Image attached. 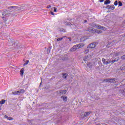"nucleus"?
Listing matches in <instances>:
<instances>
[{
  "label": "nucleus",
  "instance_id": "obj_1",
  "mask_svg": "<svg viewBox=\"0 0 125 125\" xmlns=\"http://www.w3.org/2000/svg\"><path fill=\"white\" fill-rule=\"evenodd\" d=\"M30 5H26V6L22 5L20 7L16 6H10L8 7V9H13L14 10H21V11H24V10H29L30 9Z\"/></svg>",
  "mask_w": 125,
  "mask_h": 125
},
{
  "label": "nucleus",
  "instance_id": "obj_2",
  "mask_svg": "<svg viewBox=\"0 0 125 125\" xmlns=\"http://www.w3.org/2000/svg\"><path fill=\"white\" fill-rule=\"evenodd\" d=\"M11 13H10V11L9 10H6L2 12V15L1 17L2 19H3L4 21H7V19L9 16H11Z\"/></svg>",
  "mask_w": 125,
  "mask_h": 125
},
{
  "label": "nucleus",
  "instance_id": "obj_3",
  "mask_svg": "<svg viewBox=\"0 0 125 125\" xmlns=\"http://www.w3.org/2000/svg\"><path fill=\"white\" fill-rule=\"evenodd\" d=\"M83 46H84V44L83 43L77 44L75 45H74L73 47L70 49V51H76L77 49L82 48V47H83Z\"/></svg>",
  "mask_w": 125,
  "mask_h": 125
},
{
  "label": "nucleus",
  "instance_id": "obj_4",
  "mask_svg": "<svg viewBox=\"0 0 125 125\" xmlns=\"http://www.w3.org/2000/svg\"><path fill=\"white\" fill-rule=\"evenodd\" d=\"M97 45V43L96 42H94L89 44V45L87 47V48H95V47Z\"/></svg>",
  "mask_w": 125,
  "mask_h": 125
},
{
  "label": "nucleus",
  "instance_id": "obj_5",
  "mask_svg": "<svg viewBox=\"0 0 125 125\" xmlns=\"http://www.w3.org/2000/svg\"><path fill=\"white\" fill-rule=\"evenodd\" d=\"M105 83H115V81H116V79H107L105 80Z\"/></svg>",
  "mask_w": 125,
  "mask_h": 125
},
{
  "label": "nucleus",
  "instance_id": "obj_6",
  "mask_svg": "<svg viewBox=\"0 0 125 125\" xmlns=\"http://www.w3.org/2000/svg\"><path fill=\"white\" fill-rule=\"evenodd\" d=\"M96 28H97V29H99V30H104V31H105V30H106V28L104 27V26H102L99 24H97Z\"/></svg>",
  "mask_w": 125,
  "mask_h": 125
},
{
  "label": "nucleus",
  "instance_id": "obj_7",
  "mask_svg": "<svg viewBox=\"0 0 125 125\" xmlns=\"http://www.w3.org/2000/svg\"><path fill=\"white\" fill-rule=\"evenodd\" d=\"M122 52H116L113 53H112V55L113 56V57H116L117 56H119V55H121Z\"/></svg>",
  "mask_w": 125,
  "mask_h": 125
},
{
  "label": "nucleus",
  "instance_id": "obj_8",
  "mask_svg": "<svg viewBox=\"0 0 125 125\" xmlns=\"http://www.w3.org/2000/svg\"><path fill=\"white\" fill-rule=\"evenodd\" d=\"M86 31L90 32V33H95V29L92 27H89Z\"/></svg>",
  "mask_w": 125,
  "mask_h": 125
},
{
  "label": "nucleus",
  "instance_id": "obj_9",
  "mask_svg": "<svg viewBox=\"0 0 125 125\" xmlns=\"http://www.w3.org/2000/svg\"><path fill=\"white\" fill-rule=\"evenodd\" d=\"M117 61H119V58H116L115 59L110 61V62H111V64H114L115 62H117Z\"/></svg>",
  "mask_w": 125,
  "mask_h": 125
},
{
  "label": "nucleus",
  "instance_id": "obj_10",
  "mask_svg": "<svg viewBox=\"0 0 125 125\" xmlns=\"http://www.w3.org/2000/svg\"><path fill=\"white\" fill-rule=\"evenodd\" d=\"M66 93H67V90H66L60 91V94H61V95H62V94H66Z\"/></svg>",
  "mask_w": 125,
  "mask_h": 125
},
{
  "label": "nucleus",
  "instance_id": "obj_11",
  "mask_svg": "<svg viewBox=\"0 0 125 125\" xmlns=\"http://www.w3.org/2000/svg\"><path fill=\"white\" fill-rule=\"evenodd\" d=\"M120 70H121V71H125V64H123L122 66H121Z\"/></svg>",
  "mask_w": 125,
  "mask_h": 125
},
{
  "label": "nucleus",
  "instance_id": "obj_12",
  "mask_svg": "<svg viewBox=\"0 0 125 125\" xmlns=\"http://www.w3.org/2000/svg\"><path fill=\"white\" fill-rule=\"evenodd\" d=\"M90 113H91V112H85L84 114V117L88 116L89 115H90Z\"/></svg>",
  "mask_w": 125,
  "mask_h": 125
},
{
  "label": "nucleus",
  "instance_id": "obj_13",
  "mask_svg": "<svg viewBox=\"0 0 125 125\" xmlns=\"http://www.w3.org/2000/svg\"><path fill=\"white\" fill-rule=\"evenodd\" d=\"M111 3V0H106L105 1H104V4H109V3Z\"/></svg>",
  "mask_w": 125,
  "mask_h": 125
},
{
  "label": "nucleus",
  "instance_id": "obj_14",
  "mask_svg": "<svg viewBox=\"0 0 125 125\" xmlns=\"http://www.w3.org/2000/svg\"><path fill=\"white\" fill-rule=\"evenodd\" d=\"M61 98L63 99V101L66 102L67 100V97L66 96H62Z\"/></svg>",
  "mask_w": 125,
  "mask_h": 125
},
{
  "label": "nucleus",
  "instance_id": "obj_15",
  "mask_svg": "<svg viewBox=\"0 0 125 125\" xmlns=\"http://www.w3.org/2000/svg\"><path fill=\"white\" fill-rule=\"evenodd\" d=\"M90 26H91V27H93V28H96V26L97 24H95V23H90Z\"/></svg>",
  "mask_w": 125,
  "mask_h": 125
},
{
  "label": "nucleus",
  "instance_id": "obj_16",
  "mask_svg": "<svg viewBox=\"0 0 125 125\" xmlns=\"http://www.w3.org/2000/svg\"><path fill=\"white\" fill-rule=\"evenodd\" d=\"M68 76V74L67 73H63L62 74V78H63V79H67V76Z\"/></svg>",
  "mask_w": 125,
  "mask_h": 125
},
{
  "label": "nucleus",
  "instance_id": "obj_17",
  "mask_svg": "<svg viewBox=\"0 0 125 125\" xmlns=\"http://www.w3.org/2000/svg\"><path fill=\"white\" fill-rule=\"evenodd\" d=\"M21 76H23L24 75V68H22L21 71Z\"/></svg>",
  "mask_w": 125,
  "mask_h": 125
},
{
  "label": "nucleus",
  "instance_id": "obj_18",
  "mask_svg": "<svg viewBox=\"0 0 125 125\" xmlns=\"http://www.w3.org/2000/svg\"><path fill=\"white\" fill-rule=\"evenodd\" d=\"M120 92H121V93H122V94L125 95V88H124V89H120Z\"/></svg>",
  "mask_w": 125,
  "mask_h": 125
},
{
  "label": "nucleus",
  "instance_id": "obj_19",
  "mask_svg": "<svg viewBox=\"0 0 125 125\" xmlns=\"http://www.w3.org/2000/svg\"><path fill=\"white\" fill-rule=\"evenodd\" d=\"M88 60V56H85L84 58H83L84 61H87Z\"/></svg>",
  "mask_w": 125,
  "mask_h": 125
},
{
  "label": "nucleus",
  "instance_id": "obj_20",
  "mask_svg": "<svg viewBox=\"0 0 125 125\" xmlns=\"http://www.w3.org/2000/svg\"><path fill=\"white\" fill-rule=\"evenodd\" d=\"M20 91V93L21 94V93H24L25 92V90L24 89H21L19 90Z\"/></svg>",
  "mask_w": 125,
  "mask_h": 125
},
{
  "label": "nucleus",
  "instance_id": "obj_21",
  "mask_svg": "<svg viewBox=\"0 0 125 125\" xmlns=\"http://www.w3.org/2000/svg\"><path fill=\"white\" fill-rule=\"evenodd\" d=\"M4 103H5V100H2L1 101H0V104H4Z\"/></svg>",
  "mask_w": 125,
  "mask_h": 125
},
{
  "label": "nucleus",
  "instance_id": "obj_22",
  "mask_svg": "<svg viewBox=\"0 0 125 125\" xmlns=\"http://www.w3.org/2000/svg\"><path fill=\"white\" fill-rule=\"evenodd\" d=\"M62 60H63V61L68 60V58H67L66 57H64L62 58Z\"/></svg>",
  "mask_w": 125,
  "mask_h": 125
},
{
  "label": "nucleus",
  "instance_id": "obj_23",
  "mask_svg": "<svg viewBox=\"0 0 125 125\" xmlns=\"http://www.w3.org/2000/svg\"><path fill=\"white\" fill-rule=\"evenodd\" d=\"M110 6H111L110 9L111 10H114V9H115V6L114 5H111Z\"/></svg>",
  "mask_w": 125,
  "mask_h": 125
},
{
  "label": "nucleus",
  "instance_id": "obj_24",
  "mask_svg": "<svg viewBox=\"0 0 125 125\" xmlns=\"http://www.w3.org/2000/svg\"><path fill=\"white\" fill-rule=\"evenodd\" d=\"M102 62L103 63H104V64H106V59L103 58L102 59Z\"/></svg>",
  "mask_w": 125,
  "mask_h": 125
},
{
  "label": "nucleus",
  "instance_id": "obj_25",
  "mask_svg": "<svg viewBox=\"0 0 125 125\" xmlns=\"http://www.w3.org/2000/svg\"><path fill=\"white\" fill-rule=\"evenodd\" d=\"M118 5L119 6H123V3L121 1L118 2Z\"/></svg>",
  "mask_w": 125,
  "mask_h": 125
},
{
  "label": "nucleus",
  "instance_id": "obj_26",
  "mask_svg": "<svg viewBox=\"0 0 125 125\" xmlns=\"http://www.w3.org/2000/svg\"><path fill=\"white\" fill-rule=\"evenodd\" d=\"M30 61L29 60H27L26 62L23 64V66H26V65H28V63H29Z\"/></svg>",
  "mask_w": 125,
  "mask_h": 125
},
{
  "label": "nucleus",
  "instance_id": "obj_27",
  "mask_svg": "<svg viewBox=\"0 0 125 125\" xmlns=\"http://www.w3.org/2000/svg\"><path fill=\"white\" fill-rule=\"evenodd\" d=\"M105 8L110 9L111 8V5H107L105 6Z\"/></svg>",
  "mask_w": 125,
  "mask_h": 125
},
{
  "label": "nucleus",
  "instance_id": "obj_28",
  "mask_svg": "<svg viewBox=\"0 0 125 125\" xmlns=\"http://www.w3.org/2000/svg\"><path fill=\"white\" fill-rule=\"evenodd\" d=\"M62 40H63V38H59L57 39V41L59 42L60 41H62Z\"/></svg>",
  "mask_w": 125,
  "mask_h": 125
},
{
  "label": "nucleus",
  "instance_id": "obj_29",
  "mask_svg": "<svg viewBox=\"0 0 125 125\" xmlns=\"http://www.w3.org/2000/svg\"><path fill=\"white\" fill-rule=\"evenodd\" d=\"M12 94H13V95H17V91H15V92H12Z\"/></svg>",
  "mask_w": 125,
  "mask_h": 125
},
{
  "label": "nucleus",
  "instance_id": "obj_30",
  "mask_svg": "<svg viewBox=\"0 0 125 125\" xmlns=\"http://www.w3.org/2000/svg\"><path fill=\"white\" fill-rule=\"evenodd\" d=\"M97 34H102V31L101 30H98L97 31Z\"/></svg>",
  "mask_w": 125,
  "mask_h": 125
},
{
  "label": "nucleus",
  "instance_id": "obj_31",
  "mask_svg": "<svg viewBox=\"0 0 125 125\" xmlns=\"http://www.w3.org/2000/svg\"><path fill=\"white\" fill-rule=\"evenodd\" d=\"M114 5H118V0H115V1L114 2Z\"/></svg>",
  "mask_w": 125,
  "mask_h": 125
},
{
  "label": "nucleus",
  "instance_id": "obj_32",
  "mask_svg": "<svg viewBox=\"0 0 125 125\" xmlns=\"http://www.w3.org/2000/svg\"><path fill=\"white\" fill-rule=\"evenodd\" d=\"M54 12H57V8L56 7H54Z\"/></svg>",
  "mask_w": 125,
  "mask_h": 125
},
{
  "label": "nucleus",
  "instance_id": "obj_33",
  "mask_svg": "<svg viewBox=\"0 0 125 125\" xmlns=\"http://www.w3.org/2000/svg\"><path fill=\"white\" fill-rule=\"evenodd\" d=\"M89 51V50L86 49L84 52V53H85V54H86V53H87Z\"/></svg>",
  "mask_w": 125,
  "mask_h": 125
},
{
  "label": "nucleus",
  "instance_id": "obj_34",
  "mask_svg": "<svg viewBox=\"0 0 125 125\" xmlns=\"http://www.w3.org/2000/svg\"><path fill=\"white\" fill-rule=\"evenodd\" d=\"M110 63H112L111 62V61H110L109 62H106L105 65H108V64H110Z\"/></svg>",
  "mask_w": 125,
  "mask_h": 125
},
{
  "label": "nucleus",
  "instance_id": "obj_35",
  "mask_svg": "<svg viewBox=\"0 0 125 125\" xmlns=\"http://www.w3.org/2000/svg\"><path fill=\"white\" fill-rule=\"evenodd\" d=\"M7 120H8L9 121H11L13 120V118L12 117H8Z\"/></svg>",
  "mask_w": 125,
  "mask_h": 125
},
{
  "label": "nucleus",
  "instance_id": "obj_36",
  "mask_svg": "<svg viewBox=\"0 0 125 125\" xmlns=\"http://www.w3.org/2000/svg\"><path fill=\"white\" fill-rule=\"evenodd\" d=\"M67 26H71V25H72V24L70 22H67L66 23Z\"/></svg>",
  "mask_w": 125,
  "mask_h": 125
},
{
  "label": "nucleus",
  "instance_id": "obj_37",
  "mask_svg": "<svg viewBox=\"0 0 125 125\" xmlns=\"http://www.w3.org/2000/svg\"><path fill=\"white\" fill-rule=\"evenodd\" d=\"M121 59H123V60L125 59V55H123L121 57Z\"/></svg>",
  "mask_w": 125,
  "mask_h": 125
},
{
  "label": "nucleus",
  "instance_id": "obj_38",
  "mask_svg": "<svg viewBox=\"0 0 125 125\" xmlns=\"http://www.w3.org/2000/svg\"><path fill=\"white\" fill-rule=\"evenodd\" d=\"M17 95H20V91L19 90V91H17Z\"/></svg>",
  "mask_w": 125,
  "mask_h": 125
},
{
  "label": "nucleus",
  "instance_id": "obj_39",
  "mask_svg": "<svg viewBox=\"0 0 125 125\" xmlns=\"http://www.w3.org/2000/svg\"><path fill=\"white\" fill-rule=\"evenodd\" d=\"M50 7H51V5H48V6H47V8H50Z\"/></svg>",
  "mask_w": 125,
  "mask_h": 125
},
{
  "label": "nucleus",
  "instance_id": "obj_40",
  "mask_svg": "<svg viewBox=\"0 0 125 125\" xmlns=\"http://www.w3.org/2000/svg\"><path fill=\"white\" fill-rule=\"evenodd\" d=\"M51 15H54V13L53 12H50Z\"/></svg>",
  "mask_w": 125,
  "mask_h": 125
},
{
  "label": "nucleus",
  "instance_id": "obj_41",
  "mask_svg": "<svg viewBox=\"0 0 125 125\" xmlns=\"http://www.w3.org/2000/svg\"><path fill=\"white\" fill-rule=\"evenodd\" d=\"M86 22H87V21H86V20L84 21L83 24H84V23H86Z\"/></svg>",
  "mask_w": 125,
  "mask_h": 125
},
{
  "label": "nucleus",
  "instance_id": "obj_42",
  "mask_svg": "<svg viewBox=\"0 0 125 125\" xmlns=\"http://www.w3.org/2000/svg\"><path fill=\"white\" fill-rule=\"evenodd\" d=\"M4 117L6 118V119H8V116H6V115H5L4 116Z\"/></svg>",
  "mask_w": 125,
  "mask_h": 125
},
{
  "label": "nucleus",
  "instance_id": "obj_43",
  "mask_svg": "<svg viewBox=\"0 0 125 125\" xmlns=\"http://www.w3.org/2000/svg\"><path fill=\"white\" fill-rule=\"evenodd\" d=\"M22 47H23V46L22 45L19 46L20 48H22Z\"/></svg>",
  "mask_w": 125,
  "mask_h": 125
},
{
  "label": "nucleus",
  "instance_id": "obj_44",
  "mask_svg": "<svg viewBox=\"0 0 125 125\" xmlns=\"http://www.w3.org/2000/svg\"><path fill=\"white\" fill-rule=\"evenodd\" d=\"M104 1V0H100V2H103Z\"/></svg>",
  "mask_w": 125,
  "mask_h": 125
},
{
  "label": "nucleus",
  "instance_id": "obj_45",
  "mask_svg": "<svg viewBox=\"0 0 125 125\" xmlns=\"http://www.w3.org/2000/svg\"><path fill=\"white\" fill-rule=\"evenodd\" d=\"M47 51H49L48 53H50V50L49 49H47Z\"/></svg>",
  "mask_w": 125,
  "mask_h": 125
},
{
  "label": "nucleus",
  "instance_id": "obj_46",
  "mask_svg": "<svg viewBox=\"0 0 125 125\" xmlns=\"http://www.w3.org/2000/svg\"><path fill=\"white\" fill-rule=\"evenodd\" d=\"M28 122H29L30 123H32V122H33V120H29L28 121Z\"/></svg>",
  "mask_w": 125,
  "mask_h": 125
},
{
  "label": "nucleus",
  "instance_id": "obj_47",
  "mask_svg": "<svg viewBox=\"0 0 125 125\" xmlns=\"http://www.w3.org/2000/svg\"><path fill=\"white\" fill-rule=\"evenodd\" d=\"M62 32H66V30L63 29V30H62Z\"/></svg>",
  "mask_w": 125,
  "mask_h": 125
},
{
  "label": "nucleus",
  "instance_id": "obj_48",
  "mask_svg": "<svg viewBox=\"0 0 125 125\" xmlns=\"http://www.w3.org/2000/svg\"><path fill=\"white\" fill-rule=\"evenodd\" d=\"M81 42H83V41H84V40H83V38H81Z\"/></svg>",
  "mask_w": 125,
  "mask_h": 125
},
{
  "label": "nucleus",
  "instance_id": "obj_49",
  "mask_svg": "<svg viewBox=\"0 0 125 125\" xmlns=\"http://www.w3.org/2000/svg\"><path fill=\"white\" fill-rule=\"evenodd\" d=\"M68 40H70L71 39V37H68Z\"/></svg>",
  "mask_w": 125,
  "mask_h": 125
},
{
  "label": "nucleus",
  "instance_id": "obj_50",
  "mask_svg": "<svg viewBox=\"0 0 125 125\" xmlns=\"http://www.w3.org/2000/svg\"><path fill=\"white\" fill-rule=\"evenodd\" d=\"M72 26H73V27H75V25H74V24H72Z\"/></svg>",
  "mask_w": 125,
  "mask_h": 125
},
{
  "label": "nucleus",
  "instance_id": "obj_51",
  "mask_svg": "<svg viewBox=\"0 0 125 125\" xmlns=\"http://www.w3.org/2000/svg\"><path fill=\"white\" fill-rule=\"evenodd\" d=\"M72 40H71V38L70 39H69V41L71 42Z\"/></svg>",
  "mask_w": 125,
  "mask_h": 125
},
{
  "label": "nucleus",
  "instance_id": "obj_52",
  "mask_svg": "<svg viewBox=\"0 0 125 125\" xmlns=\"http://www.w3.org/2000/svg\"><path fill=\"white\" fill-rule=\"evenodd\" d=\"M0 110H1V108L0 107Z\"/></svg>",
  "mask_w": 125,
  "mask_h": 125
},
{
  "label": "nucleus",
  "instance_id": "obj_53",
  "mask_svg": "<svg viewBox=\"0 0 125 125\" xmlns=\"http://www.w3.org/2000/svg\"><path fill=\"white\" fill-rule=\"evenodd\" d=\"M42 84V83H40V85Z\"/></svg>",
  "mask_w": 125,
  "mask_h": 125
}]
</instances>
